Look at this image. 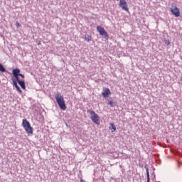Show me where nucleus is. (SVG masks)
Returning a JSON list of instances; mask_svg holds the SVG:
<instances>
[{
    "label": "nucleus",
    "mask_w": 182,
    "mask_h": 182,
    "mask_svg": "<svg viewBox=\"0 0 182 182\" xmlns=\"http://www.w3.org/2000/svg\"><path fill=\"white\" fill-rule=\"evenodd\" d=\"M55 100L61 110H66V104L65 103V99L60 92H57L55 96Z\"/></svg>",
    "instance_id": "nucleus-1"
},
{
    "label": "nucleus",
    "mask_w": 182,
    "mask_h": 182,
    "mask_svg": "<svg viewBox=\"0 0 182 182\" xmlns=\"http://www.w3.org/2000/svg\"><path fill=\"white\" fill-rule=\"evenodd\" d=\"M87 113H89L90 119L92 122H93V123L95 124H100V117H99V115H97L95 111L88 109L87 110Z\"/></svg>",
    "instance_id": "nucleus-2"
},
{
    "label": "nucleus",
    "mask_w": 182,
    "mask_h": 182,
    "mask_svg": "<svg viewBox=\"0 0 182 182\" xmlns=\"http://www.w3.org/2000/svg\"><path fill=\"white\" fill-rule=\"evenodd\" d=\"M22 126L28 134H33V128L31 126V123L26 119H23Z\"/></svg>",
    "instance_id": "nucleus-3"
},
{
    "label": "nucleus",
    "mask_w": 182,
    "mask_h": 182,
    "mask_svg": "<svg viewBox=\"0 0 182 182\" xmlns=\"http://www.w3.org/2000/svg\"><path fill=\"white\" fill-rule=\"evenodd\" d=\"M97 31L98 33H100V35H101L102 36H105V38L109 37V34L107 33V32L106 31V30H105V28L103 27H102L100 26H97Z\"/></svg>",
    "instance_id": "nucleus-4"
},
{
    "label": "nucleus",
    "mask_w": 182,
    "mask_h": 182,
    "mask_svg": "<svg viewBox=\"0 0 182 182\" xmlns=\"http://www.w3.org/2000/svg\"><path fill=\"white\" fill-rule=\"evenodd\" d=\"M171 11L174 15V16H176V18H178L180 16V10L177 6H174L172 8H171Z\"/></svg>",
    "instance_id": "nucleus-5"
},
{
    "label": "nucleus",
    "mask_w": 182,
    "mask_h": 182,
    "mask_svg": "<svg viewBox=\"0 0 182 182\" xmlns=\"http://www.w3.org/2000/svg\"><path fill=\"white\" fill-rule=\"evenodd\" d=\"M102 95L105 98L109 97V96L112 95V92L109 88H103V92H102Z\"/></svg>",
    "instance_id": "nucleus-6"
},
{
    "label": "nucleus",
    "mask_w": 182,
    "mask_h": 182,
    "mask_svg": "<svg viewBox=\"0 0 182 182\" xmlns=\"http://www.w3.org/2000/svg\"><path fill=\"white\" fill-rule=\"evenodd\" d=\"M13 75L14 76V79L18 80L19 79V74L21 73V70L18 68L14 69L12 71Z\"/></svg>",
    "instance_id": "nucleus-7"
},
{
    "label": "nucleus",
    "mask_w": 182,
    "mask_h": 182,
    "mask_svg": "<svg viewBox=\"0 0 182 182\" xmlns=\"http://www.w3.org/2000/svg\"><path fill=\"white\" fill-rule=\"evenodd\" d=\"M12 82L13 86L16 87L17 92H18V93H22V90H21V87H19V85H18V81H16L15 78H12Z\"/></svg>",
    "instance_id": "nucleus-8"
},
{
    "label": "nucleus",
    "mask_w": 182,
    "mask_h": 182,
    "mask_svg": "<svg viewBox=\"0 0 182 182\" xmlns=\"http://www.w3.org/2000/svg\"><path fill=\"white\" fill-rule=\"evenodd\" d=\"M16 82L20 85L21 89H23L24 90L26 89V86L25 85V81L19 80H16Z\"/></svg>",
    "instance_id": "nucleus-9"
},
{
    "label": "nucleus",
    "mask_w": 182,
    "mask_h": 182,
    "mask_svg": "<svg viewBox=\"0 0 182 182\" xmlns=\"http://www.w3.org/2000/svg\"><path fill=\"white\" fill-rule=\"evenodd\" d=\"M119 6H121L122 9H124V11L129 12V7H127V2L119 4Z\"/></svg>",
    "instance_id": "nucleus-10"
},
{
    "label": "nucleus",
    "mask_w": 182,
    "mask_h": 182,
    "mask_svg": "<svg viewBox=\"0 0 182 182\" xmlns=\"http://www.w3.org/2000/svg\"><path fill=\"white\" fill-rule=\"evenodd\" d=\"M109 129L113 132H116V126H114V124H110Z\"/></svg>",
    "instance_id": "nucleus-11"
},
{
    "label": "nucleus",
    "mask_w": 182,
    "mask_h": 182,
    "mask_svg": "<svg viewBox=\"0 0 182 182\" xmlns=\"http://www.w3.org/2000/svg\"><path fill=\"white\" fill-rule=\"evenodd\" d=\"M147 182H150V173H149V168H146Z\"/></svg>",
    "instance_id": "nucleus-12"
},
{
    "label": "nucleus",
    "mask_w": 182,
    "mask_h": 182,
    "mask_svg": "<svg viewBox=\"0 0 182 182\" xmlns=\"http://www.w3.org/2000/svg\"><path fill=\"white\" fill-rule=\"evenodd\" d=\"M0 72L4 73L6 72V69H5V67L2 64L0 63Z\"/></svg>",
    "instance_id": "nucleus-13"
},
{
    "label": "nucleus",
    "mask_w": 182,
    "mask_h": 182,
    "mask_svg": "<svg viewBox=\"0 0 182 182\" xmlns=\"http://www.w3.org/2000/svg\"><path fill=\"white\" fill-rule=\"evenodd\" d=\"M85 39V41H87V42H90V41H92V36H86Z\"/></svg>",
    "instance_id": "nucleus-14"
},
{
    "label": "nucleus",
    "mask_w": 182,
    "mask_h": 182,
    "mask_svg": "<svg viewBox=\"0 0 182 182\" xmlns=\"http://www.w3.org/2000/svg\"><path fill=\"white\" fill-rule=\"evenodd\" d=\"M108 104L109 105L110 107H114L115 106V104L113 102V101H109Z\"/></svg>",
    "instance_id": "nucleus-15"
},
{
    "label": "nucleus",
    "mask_w": 182,
    "mask_h": 182,
    "mask_svg": "<svg viewBox=\"0 0 182 182\" xmlns=\"http://www.w3.org/2000/svg\"><path fill=\"white\" fill-rule=\"evenodd\" d=\"M126 2H127L126 0H119V5H121L122 4H125Z\"/></svg>",
    "instance_id": "nucleus-16"
},
{
    "label": "nucleus",
    "mask_w": 182,
    "mask_h": 182,
    "mask_svg": "<svg viewBox=\"0 0 182 182\" xmlns=\"http://www.w3.org/2000/svg\"><path fill=\"white\" fill-rule=\"evenodd\" d=\"M170 41H168V40H166L165 41V44L167 46H168V45H170Z\"/></svg>",
    "instance_id": "nucleus-17"
},
{
    "label": "nucleus",
    "mask_w": 182,
    "mask_h": 182,
    "mask_svg": "<svg viewBox=\"0 0 182 182\" xmlns=\"http://www.w3.org/2000/svg\"><path fill=\"white\" fill-rule=\"evenodd\" d=\"M18 76H21V77H22L23 79H25V75L21 74V73H20V74L18 75Z\"/></svg>",
    "instance_id": "nucleus-18"
},
{
    "label": "nucleus",
    "mask_w": 182,
    "mask_h": 182,
    "mask_svg": "<svg viewBox=\"0 0 182 182\" xmlns=\"http://www.w3.org/2000/svg\"><path fill=\"white\" fill-rule=\"evenodd\" d=\"M16 25L18 26H21V23H16Z\"/></svg>",
    "instance_id": "nucleus-19"
},
{
    "label": "nucleus",
    "mask_w": 182,
    "mask_h": 182,
    "mask_svg": "<svg viewBox=\"0 0 182 182\" xmlns=\"http://www.w3.org/2000/svg\"><path fill=\"white\" fill-rule=\"evenodd\" d=\"M180 79H181V82H182V76L181 77V78H180Z\"/></svg>",
    "instance_id": "nucleus-20"
},
{
    "label": "nucleus",
    "mask_w": 182,
    "mask_h": 182,
    "mask_svg": "<svg viewBox=\"0 0 182 182\" xmlns=\"http://www.w3.org/2000/svg\"><path fill=\"white\" fill-rule=\"evenodd\" d=\"M116 1H119V0H116Z\"/></svg>",
    "instance_id": "nucleus-21"
}]
</instances>
